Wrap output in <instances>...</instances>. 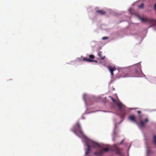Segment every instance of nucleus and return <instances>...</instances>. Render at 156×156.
Returning a JSON list of instances; mask_svg holds the SVG:
<instances>
[{
    "label": "nucleus",
    "mask_w": 156,
    "mask_h": 156,
    "mask_svg": "<svg viewBox=\"0 0 156 156\" xmlns=\"http://www.w3.org/2000/svg\"><path fill=\"white\" fill-rule=\"evenodd\" d=\"M86 145L88 147L85 152V154L86 155L90 153V147H102L101 144L91 140H89L88 141H86Z\"/></svg>",
    "instance_id": "1"
},
{
    "label": "nucleus",
    "mask_w": 156,
    "mask_h": 156,
    "mask_svg": "<svg viewBox=\"0 0 156 156\" xmlns=\"http://www.w3.org/2000/svg\"><path fill=\"white\" fill-rule=\"evenodd\" d=\"M73 131L76 135H77V132L81 134H83V132L79 123H77L75 125L74 129L73 130Z\"/></svg>",
    "instance_id": "2"
},
{
    "label": "nucleus",
    "mask_w": 156,
    "mask_h": 156,
    "mask_svg": "<svg viewBox=\"0 0 156 156\" xmlns=\"http://www.w3.org/2000/svg\"><path fill=\"white\" fill-rule=\"evenodd\" d=\"M148 119L147 118H146L145 120L144 121H140V124L138 123L137 122V123H136L138 126L140 127H144L145 124L148 121Z\"/></svg>",
    "instance_id": "3"
},
{
    "label": "nucleus",
    "mask_w": 156,
    "mask_h": 156,
    "mask_svg": "<svg viewBox=\"0 0 156 156\" xmlns=\"http://www.w3.org/2000/svg\"><path fill=\"white\" fill-rule=\"evenodd\" d=\"M107 68H108L111 74L112 75H113V71L116 70V68L115 67H113L112 68L111 66H108L107 67Z\"/></svg>",
    "instance_id": "4"
},
{
    "label": "nucleus",
    "mask_w": 156,
    "mask_h": 156,
    "mask_svg": "<svg viewBox=\"0 0 156 156\" xmlns=\"http://www.w3.org/2000/svg\"><path fill=\"white\" fill-rule=\"evenodd\" d=\"M129 119L132 121L137 123L135 116L133 115H130L129 117Z\"/></svg>",
    "instance_id": "5"
},
{
    "label": "nucleus",
    "mask_w": 156,
    "mask_h": 156,
    "mask_svg": "<svg viewBox=\"0 0 156 156\" xmlns=\"http://www.w3.org/2000/svg\"><path fill=\"white\" fill-rule=\"evenodd\" d=\"M115 150L116 151V154L120 155H122V154L120 151V149L117 147H115Z\"/></svg>",
    "instance_id": "6"
},
{
    "label": "nucleus",
    "mask_w": 156,
    "mask_h": 156,
    "mask_svg": "<svg viewBox=\"0 0 156 156\" xmlns=\"http://www.w3.org/2000/svg\"><path fill=\"white\" fill-rule=\"evenodd\" d=\"M83 61H86V62H97V61L90 59L86 58L85 57H83Z\"/></svg>",
    "instance_id": "7"
},
{
    "label": "nucleus",
    "mask_w": 156,
    "mask_h": 156,
    "mask_svg": "<svg viewBox=\"0 0 156 156\" xmlns=\"http://www.w3.org/2000/svg\"><path fill=\"white\" fill-rule=\"evenodd\" d=\"M139 20H141L142 21V22H148L150 21V20L148 19H147V18H142L141 17L139 16Z\"/></svg>",
    "instance_id": "8"
},
{
    "label": "nucleus",
    "mask_w": 156,
    "mask_h": 156,
    "mask_svg": "<svg viewBox=\"0 0 156 156\" xmlns=\"http://www.w3.org/2000/svg\"><path fill=\"white\" fill-rule=\"evenodd\" d=\"M103 153V150H100L99 152H96L94 153V154L98 156L101 155Z\"/></svg>",
    "instance_id": "9"
},
{
    "label": "nucleus",
    "mask_w": 156,
    "mask_h": 156,
    "mask_svg": "<svg viewBox=\"0 0 156 156\" xmlns=\"http://www.w3.org/2000/svg\"><path fill=\"white\" fill-rule=\"evenodd\" d=\"M97 12L101 15H104L106 13V12L103 10H98L97 11Z\"/></svg>",
    "instance_id": "10"
},
{
    "label": "nucleus",
    "mask_w": 156,
    "mask_h": 156,
    "mask_svg": "<svg viewBox=\"0 0 156 156\" xmlns=\"http://www.w3.org/2000/svg\"><path fill=\"white\" fill-rule=\"evenodd\" d=\"M98 55L99 57L101 59L103 60L104 59L105 56H102V52H100L98 54Z\"/></svg>",
    "instance_id": "11"
},
{
    "label": "nucleus",
    "mask_w": 156,
    "mask_h": 156,
    "mask_svg": "<svg viewBox=\"0 0 156 156\" xmlns=\"http://www.w3.org/2000/svg\"><path fill=\"white\" fill-rule=\"evenodd\" d=\"M126 112L123 111V112H122L120 113V115L122 118H123L124 117L125 115H126Z\"/></svg>",
    "instance_id": "12"
},
{
    "label": "nucleus",
    "mask_w": 156,
    "mask_h": 156,
    "mask_svg": "<svg viewBox=\"0 0 156 156\" xmlns=\"http://www.w3.org/2000/svg\"><path fill=\"white\" fill-rule=\"evenodd\" d=\"M117 106L119 107L120 110H121L122 108V105L121 102H119L117 104Z\"/></svg>",
    "instance_id": "13"
},
{
    "label": "nucleus",
    "mask_w": 156,
    "mask_h": 156,
    "mask_svg": "<svg viewBox=\"0 0 156 156\" xmlns=\"http://www.w3.org/2000/svg\"><path fill=\"white\" fill-rule=\"evenodd\" d=\"M153 138L154 139V144L156 145V135H153Z\"/></svg>",
    "instance_id": "14"
},
{
    "label": "nucleus",
    "mask_w": 156,
    "mask_h": 156,
    "mask_svg": "<svg viewBox=\"0 0 156 156\" xmlns=\"http://www.w3.org/2000/svg\"><path fill=\"white\" fill-rule=\"evenodd\" d=\"M152 153V151H151V150L148 148L147 149V153L148 154H151Z\"/></svg>",
    "instance_id": "15"
},
{
    "label": "nucleus",
    "mask_w": 156,
    "mask_h": 156,
    "mask_svg": "<svg viewBox=\"0 0 156 156\" xmlns=\"http://www.w3.org/2000/svg\"><path fill=\"white\" fill-rule=\"evenodd\" d=\"M144 3H142L138 6V7L140 9H143L144 7Z\"/></svg>",
    "instance_id": "16"
},
{
    "label": "nucleus",
    "mask_w": 156,
    "mask_h": 156,
    "mask_svg": "<svg viewBox=\"0 0 156 156\" xmlns=\"http://www.w3.org/2000/svg\"><path fill=\"white\" fill-rule=\"evenodd\" d=\"M109 97L112 100V101L114 102H116V100L114 99L112 96H109Z\"/></svg>",
    "instance_id": "17"
},
{
    "label": "nucleus",
    "mask_w": 156,
    "mask_h": 156,
    "mask_svg": "<svg viewBox=\"0 0 156 156\" xmlns=\"http://www.w3.org/2000/svg\"><path fill=\"white\" fill-rule=\"evenodd\" d=\"M103 150V152H108L109 151V149L108 148H105Z\"/></svg>",
    "instance_id": "18"
},
{
    "label": "nucleus",
    "mask_w": 156,
    "mask_h": 156,
    "mask_svg": "<svg viewBox=\"0 0 156 156\" xmlns=\"http://www.w3.org/2000/svg\"><path fill=\"white\" fill-rule=\"evenodd\" d=\"M89 57L90 59H93L94 58V56L93 55H90L89 56Z\"/></svg>",
    "instance_id": "19"
},
{
    "label": "nucleus",
    "mask_w": 156,
    "mask_h": 156,
    "mask_svg": "<svg viewBox=\"0 0 156 156\" xmlns=\"http://www.w3.org/2000/svg\"><path fill=\"white\" fill-rule=\"evenodd\" d=\"M108 39V37H102V39L103 40H107Z\"/></svg>",
    "instance_id": "20"
},
{
    "label": "nucleus",
    "mask_w": 156,
    "mask_h": 156,
    "mask_svg": "<svg viewBox=\"0 0 156 156\" xmlns=\"http://www.w3.org/2000/svg\"><path fill=\"white\" fill-rule=\"evenodd\" d=\"M154 9L155 10H156V3H155L154 5Z\"/></svg>",
    "instance_id": "21"
},
{
    "label": "nucleus",
    "mask_w": 156,
    "mask_h": 156,
    "mask_svg": "<svg viewBox=\"0 0 156 156\" xmlns=\"http://www.w3.org/2000/svg\"><path fill=\"white\" fill-rule=\"evenodd\" d=\"M137 112L138 114H140L141 113V112L140 111H138Z\"/></svg>",
    "instance_id": "22"
},
{
    "label": "nucleus",
    "mask_w": 156,
    "mask_h": 156,
    "mask_svg": "<svg viewBox=\"0 0 156 156\" xmlns=\"http://www.w3.org/2000/svg\"><path fill=\"white\" fill-rule=\"evenodd\" d=\"M130 76L126 75L125 76H126V77H128V76Z\"/></svg>",
    "instance_id": "23"
}]
</instances>
